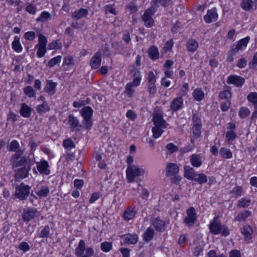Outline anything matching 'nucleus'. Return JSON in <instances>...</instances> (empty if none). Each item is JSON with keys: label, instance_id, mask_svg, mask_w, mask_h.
<instances>
[{"label": "nucleus", "instance_id": "7c9ffc66", "mask_svg": "<svg viewBox=\"0 0 257 257\" xmlns=\"http://www.w3.org/2000/svg\"><path fill=\"white\" fill-rule=\"evenodd\" d=\"M13 50L18 53L22 52L23 47L20 42V38L18 36L14 37V39L12 44Z\"/></svg>", "mask_w": 257, "mask_h": 257}, {"label": "nucleus", "instance_id": "774afa93", "mask_svg": "<svg viewBox=\"0 0 257 257\" xmlns=\"http://www.w3.org/2000/svg\"><path fill=\"white\" fill-rule=\"evenodd\" d=\"M229 257H241V252L237 249H232L229 253Z\"/></svg>", "mask_w": 257, "mask_h": 257}, {"label": "nucleus", "instance_id": "6ab92c4d", "mask_svg": "<svg viewBox=\"0 0 257 257\" xmlns=\"http://www.w3.org/2000/svg\"><path fill=\"white\" fill-rule=\"evenodd\" d=\"M123 243L126 244H135L137 242L138 237L136 234H127L121 236Z\"/></svg>", "mask_w": 257, "mask_h": 257}, {"label": "nucleus", "instance_id": "b1692460", "mask_svg": "<svg viewBox=\"0 0 257 257\" xmlns=\"http://www.w3.org/2000/svg\"><path fill=\"white\" fill-rule=\"evenodd\" d=\"M156 229L159 231H164L166 227V222L159 218H156L152 223Z\"/></svg>", "mask_w": 257, "mask_h": 257}, {"label": "nucleus", "instance_id": "4c0bfd02", "mask_svg": "<svg viewBox=\"0 0 257 257\" xmlns=\"http://www.w3.org/2000/svg\"><path fill=\"white\" fill-rule=\"evenodd\" d=\"M254 5L252 0H243L241 2V8L246 11L251 10Z\"/></svg>", "mask_w": 257, "mask_h": 257}, {"label": "nucleus", "instance_id": "c03bdc74", "mask_svg": "<svg viewBox=\"0 0 257 257\" xmlns=\"http://www.w3.org/2000/svg\"><path fill=\"white\" fill-rule=\"evenodd\" d=\"M51 18V14L46 11H43L41 13L40 16L36 19V21L44 22Z\"/></svg>", "mask_w": 257, "mask_h": 257}, {"label": "nucleus", "instance_id": "6e6d98bb", "mask_svg": "<svg viewBox=\"0 0 257 257\" xmlns=\"http://www.w3.org/2000/svg\"><path fill=\"white\" fill-rule=\"evenodd\" d=\"M231 192L235 197H238L239 196L242 195V188L241 186L235 187L234 188H233L232 190L231 191Z\"/></svg>", "mask_w": 257, "mask_h": 257}, {"label": "nucleus", "instance_id": "3c124183", "mask_svg": "<svg viewBox=\"0 0 257 257\" xmlns=\"http://www.w3.org/2000/svg\"><path fill=\"white\" fill-rule=\"evenodd\" d=\"M112 248V243L110 242L105 241L101 243V249L104 252H108Z\"/></svg>", "mask_w": 257, "mask_h": 257}, {"label": "nucleus", "instance_id": "4be33fe9", "mask_svg": "<svg viewBox=\"0 0 257 257\" xmlns=\"http://www.w3.org/2000/svg\"><path fill=\"white\" fill-rule=\"evenodd\" d=\"M251 215V212L244 210L242 211L239 212L237 215L235 217L234 220L239 222H244L247 218Z\"/></svg>", "mask_w": 257, "mask_h": 257}, {"label": "nucleus", "instance_id": "9d476101", "mask_svg": "<svg viewBox=\"0 0 257 257\" xmlns=\"http://www.w3.org/2000/svg\"><path fill=\"white\" fill-rule=\"evenodd\" d=\"M235 124L232 122L227 124V132L225 133V138L228 145H231L233 141L236 138V134L234 132Z\"/></svg>", "mask_w": 257, "mask_h": 257}, {"label": "nucleus", "instance_id": "c85d7f7f", "mask_svg": "<svg viewBox=\"0 0 257 257\" xmlns=\"http://www.w3.org/2000/svg\"><path fill=\"white\" fill-rule=\"evenodd\" d=\"M251 203V200L248 198H241L239 199L236 204V206L238 208H247Z\"/></svg>", "mask_w": 257, "mask_h": 257}, {"label": "nucleus", "instance_id": "423d86ee", "mask_svg": "<svg viewBox=\"0 0 257 257\" xmlns=\"http://www.w3.org/2000/svg\"><path fill=\"white\" fill-rule=\"evenodd\" d=\"M31 187L24 183L17 186L14 195L21 200H26L29 196Z\"/></svg>", "mask_w": 257, "mask_h": 257}, {"label": "nucleus", "instance_id": "20e7f679", "mask_svg": "<svg viewBox=\"0 0 257 257\" xmlns=\"http://www.w3.org/2000/svg\"><path fill=\"white\" fill-rule=\"evenodd\" d=\"M145 173V168L143 166H130L127 167L126 175L127 182L132 183L136 177L143 175Z\"/></svg>", "mask_w": 257, "mask_h": 257}, {"label": "nucleus", "instance_id": "338daca9", "mask_svg": "<svg viewBox=\"0 0 257 257\" xmlns=\"http://www.w3.org/2000/svg\"><path fill=\"white\" fill-rule=\"evenodd\" d=\"M173 46V42L172 40H170L167 42L163 47V50L164 52H167L170 51L172 49Z\"/></svg>", "mask_w": 257, "mask_h": 257}, {"label": "nucleus", "instance_id": "f03ea898", "mask_svg": "<svg viewBox=\"0 0 257 257\" xmlns=\"http://www.w3.org/2000/svg\"><path fill=\"white\" fill-rule=\"evenodd\" d=\"M23 154V151H19L12 156L10 161L14 169L34 164L30 158L26 156H22Z\"/></svg>", "mask_w": 257, "mask_h": 257}, {"label": "nucleus", "instance_id": "412c9836", "mask_svg": "<svg viewBox=\"0 0 257 257\" xmlns=\"http://www.w3.org/2000/svg\"><path fill=\"white\" fill-rule=\"evenodd\" d=\"M203 162V158L200 154H193L190 157L191 165L196 168L201 166Z\"/></svg>", "mask_w": 257, "mask_h": 257}, {"label": "nucleus", "instance_id": "8fccbe9b", "mask_svg": "<svg viewBox=\"0 0 257 257\" xmlns=\"http://www.w3.org/2000/svg\"><path fill=\"white\" fill-rule=\"evenodd\" d=\"M63 146L65 149L68 150H70L75 147L73 141L69 139L64 140L63 142Z\"/></svg>", "mask_w": 257, "mask_h": 257}, {"label": "nucleus", "instance_id": "e433bc0d", "mask_svg": "<svg viewBox=\"0 0 257 257\" xmlns=\"http://www.w3.org/2000/svg\"><path fill=\"white\" fill-rule=\"evenodd\" d=\"M20 146L19 142L17 140H13L9 147V151L19 153V151H22L20 149Z\"/></svg>", "mask_w": 257, "mask_h": 257}, {"label": "nucleus", "instance_id": "052dcab7", "mask_svg": "<svg viewBox=\"0 0 257 257\" xmlns=\"http://www.w3.org/2000/svg\"><path fill=\"white\" fill-rule=\"evenodd\" d=\"M26 10L29 13L35 15L37 11V7L36 6L30 4H29L26 8Z\"/></svg>", "mask_w": 257, "mask_h": 257}, {"label": "nucleus", "instance_id": "bb28decb", "mask_svg": "<svg viewBox=\"0 0 257 257\" xmlns=\"http://www.w3.org/2000/svg\"><path fill=\"white\" fill-rule=\"evenodd\" d=\"M32 109V108L26 105L25 103H23L20 110L21 115L26 118L29 117L31 116Z\"/></svg>", "mask_w": 257, "mask_h": 257}, {"label": "nucleus", "instance_id": "603ef678", "mask_svg": "<svg viewBox=\"0 0 257 257\" xmlns=\"http://www.w3.org/2000/svg\"><path fill=\"white\" fill-rule=\"evenodd\" d=\"M46 46H37L36 45V48L37 49V56L41 58L43 57L46 52Z\"/></svg>", "mask_w": 257, "mask_h": 257}, {"label": "nucleus", "instance_id": "4d7b16f0", "mask_svg": "<svg viewBox=\"0 0 257 257\" xmlns=\"http://www.w3.org/2000/svg\"><path fill=\"white\" fill-rule=\"evenodd\" d=\"M62 57L61 56H57L53 58H52L49 62L48 66L50 67H52L54 66L55 65L59 64L61 60Z\"/></svg>", "mask_w": 257, "mask_h": 257}, {"label": "nucleus", "instance_id": "5701e85b", "mask_svg": "<svg viewBox=\"0 0 257 257\" xmlns=\"http://www.w3.org/2000/svg\"><path fill=\"white\" fill-rule=\"evenodd\" d=\"M179 169L177 165L174 163H168L166 167V174L167 176L176 175L179 172Z\"/></svg>", "mask_w": 257, "mask_h": 257}, {"label": "nucleus", "instance_id": "ddd939ff", "mask_svg": "<svg viewBox=\"0 0 257 257\" xmlns=\"http://www.w3.org/2000/svg\"><path fill=\"white\" fill-rule=\"evenodd\" d=\"M218 17L217 10L215 8L208 10L207 14L204 16L203 19L206 23H211L217 21Z\"/></svg>", "mask_w": 257, "mask_h": 257}, {"label": "nucleus", "instance_id": "680f3d73", "mask_svg": "<svg viewBox=\"0 0 257 257\" xmlns=\"http://www.w3.org/2000/svg\"><path fill=\"white\" fill-rule=\"evenodd\" d=\"M24 37L27 40L33 41L36 38V34L33 31H28L25 34Z\"/></svg>", "mask_w": 257, "mask_h": 257}, {"label": "nucleus", "instance_id": "72a5a7b5", "mask_svg": "<svg viewBox=\"0 0 257 257\" xmlns=\"http://www.w3.org/2000/svg\"><path fill=\"white\" fill-rule=\"evenodd\" d=\"M136 212L132 207L127 208L124 212L123 217L125 220H129L133 219L135 216Z\"/></svg>", "mask_w": 257, "mask_h": 257}, {"label": "nucleus", "instance_id": "0e129e2a", "mask_svg": "<svg viewBox=\"0 0 257 257\" xmlns=\"http://www.w3.org/2000/svg\"><path fill=\"white\" fill-rule=\"evenodd\" d=\"M189 91V84L185 83L180 90V94L181 96L186 95Z\"/></svg>", "mask_w": 257, "mask_h": 257}, {"label": "nucleus", "instance_id": "dca6fc26", "mask_svg": "<svg viewBox=\"0 0 257 257\" xmlns=\"http://www.w3.org/2000/svg\"><path fill=\"white\" fill-rule=\"evenodd\" d=\"M131 73L134 79L133 81L130 83L134 85V86H138L140 84L142 80L140 70L133 66V69L131 70Z\"/></svg>", "mask_w": 257, "mask_h": 257}, {"label": "nucleus", "instance_id": "393cba45", "mask_svg": "<svg viewBox=\"0 0 257 257\" xmlns=\"http://www.w3.org/2000/svg\"><path fill=\"white\" fill-rule=\"evenodd\" d=\"M88 11L86 9H80L74 11L72 14V18L76 20L80 19L88 15Z\"/></svg>", "mask_w": 257, "mask_h": 257}, {"label": "nucleus", "instance_id": "f257e3e1", "mask_svg": "<svg viewBox=\"0 0 257 257\" xmlns=\"http://www.w3.org/2000/svg\"><path fill=\"white\" fill-rule=\"evenodd\" d=\"M152 120L154 124L152 128L153 137L155 139H158L161 137L168 124L164 119L162 112L156 110L153 114Z\"/></svg>", "mask_w": 257, "mask_h": 257}, {"label": "nucleus", "instance_id": "f704fd0d", "mask_svg": "<svg viewBox=\"0 0 257 257\" xmlns=\"http://www.w3.org/2000/svg\"><path fill=\"white\" fill-rule=\"evenodd\" d=\"M220 156L224 159H230L232 157V152L226 148H221L219 151Z\"/></svg>", "mask_w": 257, "mask_h": 257}, {"label": "nucleus", "instance_id": "de8ad7c7", "mask_svg": "<svg viewBox=\"0 0 257 257\" xmlns=\"http://www.w3.org/2000/svg\"><path fill=\"white\" fill-rule=\"evenodd\" d=\"M137 86H134V85L130 83H128L126 84L125 86V89L124 91V93L126 95H132L135 91V88Z\"/></svg>", "mask_w": 257, "mask_h": 257}, {"label": "nucleus", "instance_id": "2eb2a0df", "mask_svg": "<svg viewBox=\"0 0 257 257\" xmlns=\"http://www.w3.org/2000/svg\"><path fill=\"white\" fill-rule=\"evenodd\" d=\"M37 168L38 171L42 174L48 175L50 173L49 165L48 162L45 160H41L37 163Z\"/></svg>", "mask_w": 257, "mask_h": 257}, {"label": "nucleus", "instance_id": "473e14b6", "mask_svg": "<svg viewBox=\"0 0 257 257\" xmlns=\"http://www.w3.org/2000/svg\"><path fill=\"white\" fill-rule=\"evenodd\" d=\"M49 192V189L48 186H43L36 192V194L40 198H43L47 196Z\"/></svg>", "mask_w": 257, "mask_h": 257}, {"label": "nucleus", "instance_id": "aec40b11", "mask_svg": "<svg viewBox=\"0 0 257 257\" xmlns=\"http://www.w3.org/2000/svg\"><path fill=\"white\" fill-rule=\"evenodd\" d=\"M57 85L56 82H53L52 80H47L46 86L44 89V91L48 94L52 95L55 94L56 92V88Z\"/></svg>", "mask_w": 257, "mask_h": 257}, {"label": "nucleus", "instance_id": "69168bd1", "mask_svg": "<svg viewBox=\"0 0 257 257\" xmlns=\"http://www.w3.org/2000/svg\"><path fill=\"white\" fill-rule=\"evenodd\" d=\"M166 149L170 153L172 154L176 152L178 150V148L173 143H169L166 146Z\"/></svg>", "mask_w": 257, "mask_h": 257}, {"label": "nucleus", "instance_id": "09e8293b", "mask_svg": "<svg viewBox=\"0 0 257 257\" xmlns=\"http://www.w3.org/2000/svg\"><path fill=\"white\" fill-rule=\"evenodd\" d=\"M68 123L73 128H76L78 126L79 121L77 117L70 114L69 116Z\"/></svg>", "mask_w": 257, "mask_h": 257}, {"label": "nucleus", "instance_id": "37998d69", "mask_svg": "<svg viewBox=\"0 0 257 257\" xmlns=\"http://www.w3.org/2000/svg\"><path fill=\"white\" fill-rule=\"evenodd\" d=\"M154 235V230L150 227L148 228L144 233L143 237L145 240H151Z\"/></svg>", "mask_w": 257, "mask_h": 257}, {"label": "nucleus", "instance_id": "ea45409f", "mask_svg": "<svg viewBox=\"0 0 257 257\" xmlns=\"http://www.w3.org/2000/svg\"><path fill=\"white\" fill-rule=\"evenodd\" d=\"M241 232L246 239H250V235L252 233V230L250 226H244L241 228Z\"/></svg>", "mask_w": 257, "mask_h": 257}, {"label": "nucleus", "instance_id": "49530a36", "mask_svg": "<svg viewBox=\"0 0 257 257\" xmlns=\"http://www.w3.org/2000/svg\"><path fill=\"white\" fill-rule=\"evenodd\" d=\"M50 227L48 225L45 226L38 234L40 238H48L50 234Z\"/></svg>", "mask_w": 257, "mask_h": 257}, {"label": "nucleus", "instance_id": "a211bd4d", "mask_svg": "<svg viewBox=\"0 0 257 257\" xmlns=\"http://www.w3.org/2000/svg\"><path fill=\"white\" fill-rule=\"evenodd\" d=\"M101 57L100 52H96L90 61V66L92 69H97L101 65Z\"/></svg>", "mask_w": 257, "mask_h": 257}, {"label": "nucleus", "instance_id": "a18cd8bd", "mask_svg": "<svg viewBox=\"0 0 257 257\" xmlns=\"http://www.w3.org/2000/svg\"><path fill=\"white\" fill-rule=\"evenodd\" d=\"M49 110V106L48 104L46 102H44L42 104L38 105L36 107V110L39 113H46Z\"/></svg>", "mask_w": 257, "mask_h": 257}, {"label": "nucleus", "instance_id": "bf43d9fd", "mask_svg": "<svg viewBox=\"0 0 257 257\" xmlns=\"http://www.w3.org/2000/svg\"><path fill=\"white\" fill-rule=\"evenodd\" d=\"M47 43V40L46 37L42 34H40L39 35L38 44L37 45V46H46Z\"/></svg>", "mask_w": 257, "mask_h": 257}, {"label": "nucleus", "instance_id": "f3484780", "mask_svg": "<svg viewBox=\"0 0 257 257\" xmlns=\"http://www.w3.org/2000/svg\"><path fill=\"white\" fill-rule=\"evenodd\" d=\"M32 165H28L14 169L16 172V176L21 179H24L28 176Z\"/></svg>", "mask_w": 257, "mask_h": 257}, {"label": "nucleus", "instance_id": "c9c22d12", "mask_svg": "<svg viewBox=\"0 0 257 257\" xmlns=\"http://www.w3.org/2000/svg\"><path fill=\"white\" fill-rule=\"evenodd\" d=\"M152 7L155 8L158 7L159 5L163 7H167L171 4V0H153L152 1Z\"/></svg>", "mask_w": 257, "mask_h": 257}, {"label": "nucleus", "instance_id": "864d4df0", "mask_svg": "<svg viewBox=\"0 0 257 257\" xmlns=\"http://www.w3.org/2000/svg\"><path fill=\"white\" fill-rule=\"evenodd\" d=\"M250 114L249 110L244 107H241L239 111V116L240 117L243 118L247 117Z\"/></svg>", "mask_w": 257, "mask_h": 257}, {"label": "nucleus", "instance_id": "f8f14e48", "mask_svg": "<svg viewBox=\"0 0 257 257\" xmlns=\"http://www.w3.org/2000/svg\"><path fill=\"white\" fill-rule=\"evenodd\" d=\"M194 124L192 127L193 137L191 139V142L193 143L194 140L198 138L201 134V125L200 120L196 117H194L193 118Z\"/></svg>", "mask_w": 257, "mask_h": 257}, {"label": "nucleus", "instance_id": "a19ab883", "mask_svg": "<svg viewBox=\"0 0 257 257\" xmlns=\"http://www.w3.org/2000/svg\"><path fill=\"white\" fill-rule=\"evenodd\" d=\"M188 50L190 52H194L198 47V42L195 40H190L187 43Z\"/></svg>", "mask_w": 257, "mask_h": 257}, {"label": "nucleus", "instance_id": "13d9d810", "mask_svg": "<svg viewBox=\"0 0 257 257\" xmlns=\"http://www.w3.org/2000/svg\"><path fill=\"white\" fill-rule=\"evenodd\" d=\"M62 47L61 43L58 41H54L49 44V49H60Z\"/></svg>", "mask_w": 257, "mask_h": 257}, {"label": "nucleus", "instance_id": "7ed1b4c3", "mask_svg": "<svg viewBox=\"0 0 257 257\" xmlns=\"http://www.w3.org/2000/svg\"><path fill=\"white\" fill-rule=\"evenodd\" d=\"M209 227L210 231L212 234H218L221 233L224 236H227L229 234L227 226L222 225L217 217H215L213 220L210 222Z\"/></svg>", "mask_w": 257, "mask_h": 257}, {"label": "nucleus", "instance_id": "39448f33", "mask_svg": "<svg viewBox=\"0 0 257 257\" xmlns=\"http://www.w3.org/2000/svg\"><path fill=\"white\" fill-rule=\"evenodd\" d=\"M93 110L90 106H84L80 110V114L83 117L82 124L86 129H90L92 126L91 120Z\"/></svg>", "mask_w": 257, "mask_h": 257}, {"label": "nucleus", "instance_id": "a878e982", "mask_svg": "<svg viewBox=\"0 0 257 257\" xmlns=\"http://www.w3.org/2000/svg\"><path fill=\"white\" fill-rule=\"evenodd\" d=\"M184 169L185 177L191 180H193L195 177H196V174L195 173L194 170L189 166H185Z\"/></svg>", "mask_w": 257, "mask_h": 257}, {"label": "nucleus", "instance_id": "e2e57ef3", "mask_svg": "<svg viewBox=\"0 0 257 257\" xmlns=\"http://www.w3.org/2000/svg\"><path fill=\"white\" fill-rule=\"evenodd\" d=\"M90 103L89 99H87L86 101L79 100L78 101H74L73 102V106L75 107H80L86 104Z\"/></svg>", "mask_w": 257, "mask_h": 257}, {"label": "nucleus", "instance_id": "4468645a", "mask_svg": "<svg viewBox=\"0 0 257 257\" xmlns=\"http://www.w3.org/2000/svg\"><path fill=\"white\" fill-rule=\"evenodd\" d=\"M244 79L239 76L232 75L229 76L227 80L228 84L234 85L236 87H241L244 83Z\"/></svg>", "mask_w": 257, "mask_h": 257}, {"label": "nucleus", "instance_id": "79ce46f5", "mask_svg": "<svg viewBox=\"0 0 257 257\" xmlns=\"http://www.w3.org/2000/svg\"><path fill=\"white\" fill-rule=\"evenodd\" d=\"M157 74L156 71H149L147 78V83L156 84Z\"/></svg>", "mask_w": 257, "mask_h": 257}, {"label": "nucleus", "instance_id": "9b49d317", "mask_svg": "<svg viewBox=\"0 0 257 257\" xmlns=\"http://www.w3.org/2000/svg\"><path fill=\"white\" fill-rule=\"evenodd\" d=\"M39 212L35 208H28L25 210L23 213L22 218L24 221L29 222V221L39 217Z\"/></svg>", "mask_w": 257, "mask_h": 257}, {"label": "nucleus", "instance_id": "c756f323", "mask_svg": "<svg viewBox=\"0 0 257 257\" xmlns=\"http://www.w3.org/2000/svg\"><path fill=\"white\" fill-rule=\"evenodd\" d=\"M183 105V100L182 97H177L173 100L171 105V109L173 111L178 110L181 108Z\"/></svg>", "mask_w": 257, "mask_h": 257}, {"label": "nucleus", "instance_id": "6e6552de", "mask_svg": "<svg viewBox=\"0 0 257 257\" xmlns=\"http://www.w3.org/2000/svg\"><path fill=\"white\" fill-rule=\"evenodd\" d=\"M249 39L250 38L249 37H246L240 39L236 43L234 44L230 51L231 54L234 55L239 51L244 50L246 48Z\"/></svg>", "mask_w": 257, "mask_h": 257}, {"label": "nucleus", "instance_id": "2f4dec72", "mask_svg": "<svg viewBox=\"0 0 257 257\" xmlns=\"http://www.w3.org/2000/svg\"><path fill=\"white\" fill-rule=\"evenodd\" d=\"M149 57L152 60H157L159 57L158 48L155 46L151 47L148 50Z\"/></svg>", "mask_w": 257, "mask_h": 257}, {"label": "nucleus", "instance_id": "0eeeda50", "mask_svg": "<svg viewBox=\"0 0 257 257\" xmlns=\"http://www.w3.org/2000/svg\"><path fill=\"white\" fill-rule=\"evenodd\" d=\"M156 12V8L154 7H151L145 11L142 16V20L146 27L151 28L153 26L154 21L152 18V16L154 15Z\"/></svg>", "mask_w": 257, "mask_h": 257}, {"label": "nucleus", "instance_id": "cd10ccee", "mask_svg": "<svg viewBox=\"0 0 257 257\" xmlns=\"http://www.w3.org/2000/svg\"><path fill=\"white\" fill-rule=\"evenodd\" d=\"M85 243L84 240H80L78 243V246L75 250V253L78 257L84 255V251L86 252Z\"/></svg>", "mask_w": 257, "mask_h": 257}, {"label": "nucleus", "instance_id": "58836bf2", "mask_svg": "<svg viewBox=\"0 0 257 257\" xmlns=\"http://www.w3.org/2000/svg\"><path fill=\"white\" fill-rule=\"evenodd\" d=\"M193 180L198 184H202L207 182V177L204 173L196 174V177H195Z\"/></svg>", "mask_w": 257, "mask_h": 257}, {"label": "nucleus", "instance_id": "1a4fd4ad", "mask_svg": "<svg viewBox=\"0 0 257 257\" xmlns=\"http://www.w3.org/2000/svg\"><path fill=\"white\" fill-rule=\"evenodd\" d=\"M197 218L195 209L190 207L186 211V216L184 219V223L188 226H192Z\"/></svg>", "mask_w": 257, "mask_h": 257}, {"label": "nucleus", "instance_id": "5fc2aeb1", "mask_svg": "<svg viewBox=\"0 0 257 257\" xmlns=\"http://www.w3.org/2000/svg\"><path fill=\"white\" fill-rule=\"evenodd\" d=\"M74 64L73 58L71 56H67L64 58L63 65L73 66Z\"/></svg>", "mask_w": 257, "mask_h": 257}]
</instances>
